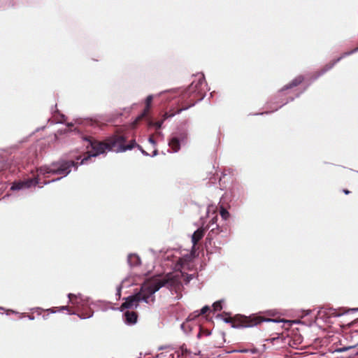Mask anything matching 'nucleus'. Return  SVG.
<instances>
[{
    "mask_svg": "<svg viewBox=\"0 0 358 358\" xmlns=\"http://www.w3.org/2000/svg\"><path fill=\"white\" fill-rule=\"evenodd\" d=\"M73 166H76V164L73 161H66L64 159L52 162L48 166H42L37 169V176L36 177L23 181L15 182L13 183L10 189L20 190L28 189L41 183L44 185L59 180L71 173V167Z\"/></svg>",
    "mask_w": 358,
    "mask_h": 358,
    "instance_id": "1",
    "label": "nucleus"
},
{
    "mask_svg": "<svg viewBox=\"0 0 358 358\" xmlns=\"http://www.w3.org/2000/svg\"><path fill=\"white\" fill-rule=\"evenodd\" d=\"M83 141L87 142V148H91V151L88 152L87 156L82 158L81 156H77L76 160L73 159H65L66 161H73L76 166L71 167L74 170H77L78 166L85 164L91 157H95L99 155L103 154L106 150H114L116 152V149L121 143H125L127 138L122 134H114L110 137H108L106 142H101L92 138L89 136H83L82 137Z\"/></svg>",
    "mask_w": 358,
    "mask_h": 358,
    "instance_id": "2",
    "label": "nucleus"
},
{
    "mask_svg": "<svg viewBox=\"0 0 358 358\" xmlns=\"http://www.w3.org/2000/svg\"><path fill=\"white\" fill-rule=\"evenodd\" d=\"M169 282V279L161 276H155L147 279L141 286L140 291L136 293L138 302L143 301L149 303L150 301H152L154 303L155 299L152 295Z\"/></svg>",
    "mask_w": 358,
    "mask_h": 358,
    "instance_id": "3",
    "label": "nucleus"
},
{
    "mask_svg": "<svg viewBox=\"0 0 358 358\" xmlns=\"http://www.w3.org/2000/svg\"><path fill=\"white\" fill-rule=\"evenodd\" d=\"M206 85L205 76L202 73L194 76V79L192 81L191 84L182 93V99L189 98L192 103L187 107L180 109L178 110V113L182 110L188 109L189 107L194 106L196 103L203 100L206 93L204 90Z\"/></svg>",
    "mask_w": 358,
    "mask_h": 358,
    "instance_id": "4",
    "label": "nucleus"
},
{
    "mask_svg": "<svg viewBox=\"0 0 358 358\" xmlns=\"http://www.w3.org/2000/svg\"><path fill=\"white\" fill-rule=\"evenodd\" d=\"M303 76H299L296 78H295L290 83L285 85L278 92V97L275 99V101L273 102H271V104H280L278 106L276 107H272L270 106L269 108L271 109L270 112H273L277 110L278 108H281L284 105L287 104L289 101H294V97H289V99L285 100L283 99H280V96H282V93L285 90L291 89L294 87H296L299 84L302 83L303 80Z\"/></svg>",
    "mask_w": 358,
    "mask_h": 358,
    "instance_id": "5",
    "label": "nucleus"
},
{
    "mask_svg": "<svg viewBox=\"0 0 358 358\" xmlns=\"http://www.w3.org/2000/svg\"><path fill=\"white\" fill-rule=\"evenodd\" d=\"M187 133L186 131H179L171 135L169 141V146L172 149L173 152H177L182 144H185L187 141Z\"/></svg>",
    "mask_w": 358,
    "mask_h": 358,
    "instance_id": "6",
    "label": "nucleus"
},
{
    "mask_svg": "<svg viewBox=\"0 0 358 358\" xmlns=\"http://www.w3.org/2000/svg\"><path fill=\"white\" fill-rule=\"evenodd\" d=\"M358 52V48H354L350 51L345 52H343L341 57H338L337 59L333 60L329 64H326L323 69H322L320 71L316 72L312 77H311V82H313L316 80L318 78H320L321 76L324 75L326 72L331 69L336 64L339 62L343 58L351 55L355 52Z\"/></svg>",
    "mask_w": 358,
    "mask_h": 358,
    "instance_id": "7",
    "label": "nucleus"
},
{
    "mask_svg": "<svg viewBox=\"0 0 358 358\" xmlns=\"http://www.w3.org/2000/svg\"><path fill=\"white\" fill-rule=\"evenodd\" d=\"M138 148V149L141 151V152L144 156H150V155L143 149V148L136 143V141L131 140L127 145H124V143H121L117 148L116 149V152H123L127 150H131L134 148Z\"/></svg>",
    "mask_w": 358,
    "mask_h": 358,
    "instance_id": "8",
    "label": "nucleus"
},
{
    "mask_svg": "<svg viewBox=\"0 0 358 358\" xmlns=\"http://www.w3.org/2000/svg\"><path fill=\"white\" fill-rule=\"evenodd\" d=\"M124 300L125 301L120 307V310L122 312L126 309L137 308L138 306L136 293L126 297Z\"/></svg>",
    "mask_w": 358,
    "mask_h": 358,
    "instance_id": "9",
    "label": "nucleus"
},
{
    "mask_svg": "<svg viewBox=\"0 0 358 358\" xmlns=\"http://www.w3.org/2000/svg\"><path fill=\"white\" fill-rule=\"evenodd\" d=\"M152 99H153L152 95H149L147 96V98L145 99V105H146L145 108L143 110V111L139 115H138L135 118V120L132 122V127L134 128L136 127L141 120H144V118H145L148 116V111H149L150 104H151Z\"/></svg>",
    "mask_w": 358,
    "mask_h": 358,
    "instance_id": "10",
    "label": "nucleus"
},
{
    "mask_svg": "<svg viewBox=\"0 0 358 358\" xmlns=\"http://www.w3.org/2000/svg\"><path fill=\"white\" fill-rule=\"evenodd\" d=\"M217 220V215L213 216L210 219L209 224L208 225V229H210L211 227V229H210V231L206 237V240L209 241L210 243L211 240H213L214 238V237L217 234H218L219 232L220 231L219 226L216 224Z\"/></svg>",
    "mask_w": 358,
    "mask_h": 358,
    "instance_id": "11",
    "label": "nucleus"
},
{
    "mask_svg": "<svg viewBox=\"0 0 358 358\" xmlns=\"http://www.w3.org/2000/svg\"><path fill=\"white\" fill-rule=\"evenodd\" d=\"M68 297L69 301L73 303H76L78 306L82 307L87 306L89 304L90 298L87 296H85L81 294H78V295L73 294H69Z\"/></svg>",
    "mask_w": 358,
    "mask_h": 358,
    "instance_id": "12",
    "label": "nucleus"
},
{
    "mask_svg": "<svg viewBox=\"0 0 358 358\" xmlns=\"http://www.w3.org/2000/svg\"><path fill=\"white\" fill-rule=\"evenodd\" d=\"M175 114L172 113V114H169L168 113H165L163 116H162V119L159 121H157V122H154L153 120H152L151 119L148 118V117H146L145 118H144L147 122V124L149 127H155L156 129H159L164 122L169 118V117H172L174 116Z\"/></svg>",
    "mask_w": 358,
    "mask_h": 358,
    "instance_id": "13",
    "label": "nucleus"
},
{
    "mask_svg": "<svg viewBox=\"0 0 358 358\" xmlns=\"http://www.w3.org/2000/svg\"><path fill=\"white\" fill-rule=\"evenodd\" d=\"M324 309V313L325 314H327L329 315V316H331V317H341L342 315H343L345 313H348L349 312H357L358 311V308H350L349 309L348 311H345V312H338V310L336 309H334L333 308H324V307H322L320 308V310L319 311V313H321L322 312V310Z\"/></svg>",
    "mask_w": 358,
    "mask_h": 358,
    "instance_id": "14",
    "label": "nucleus"
},
{
    "mask_svg": "<svg viewBox=\"0 0 358 358\" xmlns=\"http://www.w3.org/2000/svg\"><path fill=\"white\" fill-rule=\"evenodd\" d=\"M124 322L127 325H134L137 322L138 315L136 312L127 310L123 314Z\"/></svg>",
    "mask_w": 358,
    "mask_h": 358,
    "instance_id": "15",
    "label": "nucleus"
},
{
    "mask_svg": "<svg viewBox=\"0 0 358 358\" xmlns=\"http://www.w3.org/2000/svg\"><path fill=\"white\" fill-rule=\"evenodd\" d=\"M233 199L238 200L244 195V188L238 185H235L230 190Z\"/></svg>",
    "mask_w": 358,
    "mask_h": 358,
    "instance_id": "16",
    "label": "nucleus"
},
{
    "mask_svg": "<svg viewBox=\"0 0 358 358\" xmlns=\"http://www.w3.org/2000/svg\"><path fill=\"white\" fill-rule=\"evenodd\" d=\"M205 229L199 228L196 229L192 236V242L193 244V248L196 246L198 242L203 237L205 234Z\"/></svg>",
    "mask_w": 358,
    "mask_h": 358,
    "instance_id": "17",
    "label": "nucleus"
},
{
    "mask_svg": "<svg viewBox=\"0 0 358 358\" xmlns=\"http://www.w3.org/2000/svg\"><path fill=\"white\" fill-rule=\"evenodd\" d=\"M127 263L130 267H134L141 265V260L137 254L131 253L128 255Z\"/></svg>",
    "mask_w": 358,
    "mask_h": 358,
    "instance_id": "18",
    "label": "nucleus"
},
{
    "mask_svg": "<svg viewBox=\"0 0 358 358\" xmlns=\"http://www.w3.org/2000/svg\"><path fill=\"white\" fill-rule=\"evenodd\" d=\"M208 310H210V307L208 306H204L200 311H195L194 312V317H197L200 315H204L206 314Z\"/></svg>",
    "mask_w": 358,
    "mask_h": 358,
    "instance_id": "19",
    "label": "nucleus"
},
{
    "mask_svg": "<svg viewBox=\"0 0 358 358\" xmlns=\"http://www.w3.org/2000/svg\"><path fill=\"white\" fill-rule=\"evenodd\" d=\"M222 302H223V300H219V301H215L213 304V310L214 311L221 310L222 309Z\"/></svg>",
    "mask_w": 358,
    "mask_h": 358,
    "instance_id": "20",
    "label": "nucleus"
},
{
    "mask_svg": "<svg viewBox=\"0 0 358 358\" xmlns=\"http://www.w3.org/2000/svg\"><path fill=\"white\" fill-rule=\"evenodd\" d=\"M78 315L82 320L88 319L93 316V311L90 310L89 313H83L81 314H78Z\"/></svg>",
    "mask_w": 358,
    "mask_h": 358,
    "instance_id": "21",
    "label": "nucleus"
},
{
    "mask_svg": "<svg viewBox=\"0 0 358 358\" xmlns=\"http://www.w3.org/2000/svg\"><path fill=\"white\" fill-rule=\"evenodd\" d=\"M355 346L352 345V346H347V347H343V348H336L334 352H346L350 349H352L354 348Z\"/></svg>",
    "mask_w": 358,
    "mask_h": 358,
    "instance_id": "22",
    "label": "nucleus"
},
{
    "mask_svg": "<svg viewBox=\"0 0 358 358\" xmlns=\"http://www.w3.org/2000/svg\"><path fill=\"white\" fill-rule=\"evenodd\" d=\"M220 215L224 220H227L229 217V213L223 208L220 210Z\"/></svg>",
    "mask_w": 358,
    "mask_h": 358,
    "instance_id": "23",
    "label": "nucleus"
},
{
    "mask_svg": "<svg viewBox=\"0 0 358 358\" xmlns=\"http://www.w3.org/2000/svg\"><path fill=\"white\" fill-rule=\"evenodd\" d=\"M122 285H119L117 287L116 296L120 299L121 296Z\"/></svg>",
    "mask_w": 358,
    "mask_h": 358,
    "instance_id": "24",
    "label": "nucleus"
},
{
    "mask_svg": "<svg viewBox=\"0 0 358 358\" xmlns=\"http://www.w3.org/2000/svg\"><path fill=\"white\" fill-rule=\"evenodd\" d=\"M177 90H178L173 89V90H167V91H164V92H162L159 94H158V96H161L162 94H163L164 93H173V92H176Z\"/></svg>",
    "mask_w": 358,
    "mask_h": 358,
    "instance_id": "25",
    "label": "nucleus"
},
{
    "mask_svg": "<svg viewBox=\"0 0 358 358\" xmlns=\"http://www.w3.org/2000/svg\"><path fill=\"white\" fill-rule=\"evenodd\" d=\"M222 319L227 324H230V323L232 322V320H231L230 317H224V318H222Z\"/></svg>",
    "mask_w": 358,
    "mask_h": 358,
    "instance_id": "26",
    "label": "nucleus"
},
{
    "mask_svg": "<svg viewBox=\"0 0 358 358\" xmlns=\"http://www.w3.org/2000/svg\"><path fill=\"white\" fill-rule=\"evenodd\" d=\"M148 141L152 144L153 145H156V141H155L154 138L152 136H150L148 138Z\"/></svg>",
    "mask_w": 358,
    "mask_h": 358,
    "instance_id": "27",
    "label": "nucleus"
},
{
    "mask_svg": "<svg viewBox=\"0 0 358 358\" xmlns=\"http://www.w3.org/2000/svg\"><path fill=\"white\" fill-rule=\"evenodd\" d=\"M158 155V150H155L153 152H152V155H150V157H155Z\"/></svg>",
    "mask_w": 358,
    "mask_h": 358,
    "instance_id": "28",
    "label": "nucleus"
},
{
    "mask_svg": "<svg viewBox=\"0 0 358 358\" xmlns=\"http://www.w3.org/2000/svg\"><path fill=\"white\" fill-rule=\"evenodd\" d=\"M237 352H242V353H246V352H248V349H243V350H238Z\"/></svg>",
    "mask_w": 358,
    "mask_h": 358,
    "instance_id": "29",
    "label": "nucleus"
},
{
    "mask_svg": "<svg viewBox=\"0 0 358 358\" xmlns=\"http://www.w3.org/2000/svg\"><path fill=\"white\" fill-rule=\"evenodd\" d=\"M27 317L30 320H34V317L33 315H27Z\"/></svg>",
    "mask_w": 358,
    "mask_h": 358,
    "instance_id": "30",
    "label": "nucleus"
},
{
    "mask_svg": "<svg viewBox=\"0 0 358 358\" xmlns=\"http://www.w3.org/2000/svg\"><path fill=\"white\" fill-rule=\"evenodd\" d=\"M87 122L90 124L91 125H93L95 124V122H94L92 120H87Z\"/></svg>",
    "mask_w": 358,
    "mask_h": 358,
    "instance_id": "31",
    "label": "nucleus"
},
{
    "mask_svg": "<svg viewBox=\"0 0 358 358\" xmlns=\"http://www.w3.org/2000/svg\"><path fill=\"white\" fill-rule=\"evenodd\" d=\"M34 310H36V311H41L42 309L41 308H33Z\"/></svg>",
    "mask_w": 358,
    "mask_h": 358,
    "instance_id": "32",
    "label": "nucleus"
},
{
    "mask_svg": "<svg viewBox=\"0 0 358 358\" xmlns=\"http://www.w3.org/2000/svg\"><path fill=\"white\" fill-rule=\"evenodd\" d=\"M264 321H266V322H276V320H273V319H268V320H265Z\"/></svg>",
    "mask_w": 358,
    "mask_h": 358,
    "instance_id": "33",
    "label": "nucleus"
},
{
    "mask_svg": "<svg viewBox=\"0 0 358 358\" xmlns=\"http://www.w3.org/2000/svg\"><path fill=\"white\" fill-rule=\"evenodd\" d=\"M343 192L345 194H348L350 193V191L348 190V189H343Z\"/></svg>",
    "mask_w": 358,
    "mask_h": 358,
    "instance_id": "34",
    "label": "nucleus"
},
{
    "mask_svg": "<svg viewBox=\"0 0 358 358\" xmlns=\"http://www.w3.org/2000/svg\"><path fill=\"white\" fill-rule=\"evenodd\" d=\"M48 315H49V314L43 315V318L44 320H46V319H48Z\"/></svg>",
    "mask_w": 358,
    "mask_h": 358,
    "instance_id": "35",
    "label": "nucleus"
},
{
    "mask_svg": "<svg viewBox=\"0 0 358 358\" xmlns=\"http://www.w3.org/2000/svg\"><path fill=\"white\" fill-rule=\"evenodd\" d=\"M62 310H67L68 309V306H62Z\"/></svg>",
    "mask_w": 358,
    "mask_h": 358,
    "instance_id": "36",
    "label": "nucleus"
},
{
    "mask_svg": "<svg viewBox=\"0 0 358 358\" xmlns=\"http://www.w3.org/2000/svg\"><path fill=\"white\" fill-rule=\"evenodd\" d=\"M178 263H179L181 266H182V264H183V263H182V259H180L178 260Z\"/></svg>",
    "mask_w": 358,
    "mask_h": 358,
    "instance_id": "37",
    "label": "nucleus"
},
{
    "mask_svg": "<svg viewBox=\"0 0 358 358\" xmlns=\"http://www.w3.org/2000/svg\"><path fill=\"white\" fill-rule=\"evenodd\" d=\"M10 312H12L13 313H15V314H18L19 313L15 311V310H10Z\"/></svg>",
    "mask_w": 358,
    "mask_h": 358,
    "instance_id": "38",
    "label": "nucleus"
},
{
    "mask_svg": "<svg viewBox=\"0 0 358 358\" xmlns=\"http://www.w3.org/2000/svg\"><path fill=\"white\" fill-rule=\"evenodd\" d=\"M217 317H222V315L220 314V315H217Z\"/></svg>",
    "mask_w": 358,
    "mask_h": 358,
    "instance_id": "39",
    "label": "nucleus"
},
{
    "mask_svg": "<svg viewBox=\"0 0 358 358\" xmlns=\"http://www.w3.org/2000/svg\"><path fill=\"white\" fill-rule=\"evenodd\" d=\"M232 327L236 328V327H236V325L233 324V325H232Z\"/></svg>",
    "mask_w": 358,
    "mask_h": 358,
    "instance_id": "40",
    "label": "nucleus"
},
{
    "mask_svg": "<svg viewBox=\"0 0 358 358\" xmlns=\"http://www.w3.org/2000/svg\"><path fill=\"white\" fill-rule=\"evenodd\" d=\"M191 315L188 316L189 320H192V318H190Z\"/></svg>",
    "mask_w": 358,
    "mask_h": 358,
    "instance_id": "41",
    "label": "nucleus"
},
{
    "mask_svg": "<svg viewBox=\"0 0 358 358\" xmlns=\"http://www.w3.org/2000/svg\"><path fill=\"white\" fill-rule=\"evenodd\" d=\"M183 327H184V324H181V328H183Z\"/></svg>",
    "mask_w": 358,
    "mask_h": 358,
    "instance_id": "42",
    "label": "nucleus"
},
{
    "mask_svg": "<svg viewBox=\"0 0 358 358\" xmlns=\"http://www.w3.org/2000/svg\"><path fill=\"white\" fill-rule=\"evenodd\" d=\"M252 325H245V327H251Z\"/></svg>",
    "mask_w": 358,
    "mask_h": 358,
    "instance_id": "43",
    "label": "nucleus"
},
{
    "mask_svg": "<svg viewBox=\"0 0 358 358\" xmlns=\"http://www.w3.org/2000/svg\"><path fill=\"white\" fill-rule=\"evenodd\" d=\"M0 309L3 310V308L2 307H0Z\"/></svg>",
    "mask_w": 358,
    "mask_h": 358,
    "instance_id": "44",
    "label": "nucleus"
},
{
    "mask_svg": "<svg viewBox=\"0 0 358 358\" xmlns=\"http://www.w3.org/2000/svg\"><path fill=\"white\" fill-rule=\"evenodd\" d=\"M356 48H358V47H357Z\"/></svg>",
    "mask_w": 358,
    "mask_h": 358,
    "instance_id": "45",
    "label": "nucleus"
},
{
    "mask_svg": "<svg viewBox=\"0 0 358 358\" xmlns=\"http://www.w3.org/2000/svg\"><path fill=\"white\" fill-rule=\"evenodd\" d=\"M138 358H141V357H138Z\"/></svg>",
    "mask_w": 358,
    "mask_h": 358,
    "instance_id": "46",
    "label": "nucleus"
}]
</instances>
